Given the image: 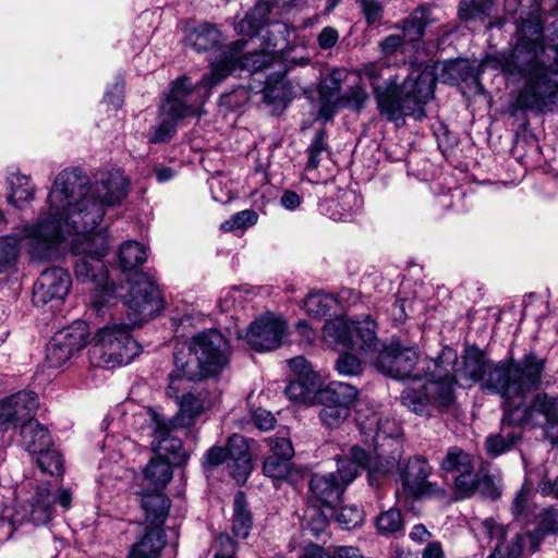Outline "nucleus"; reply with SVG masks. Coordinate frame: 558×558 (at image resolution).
I'll return each instance as SVG.
<instances>
[{"label":"nucleus","instance_id":"1","mask_svg":"<svg viewBox=\"0 0 558 558\" xmlns=\"http://www.w3.org/2000/svg\"><path fill=\"white\" fill-rule=\"evenodd\" d=\"M130 181L120 169L98 172L90 180L83 170L68 168L58 173L47 197L48 208L23 230L34 262L52 259L61 243L74 255V271L81 282H93L98 291L92 299L97 314L118 295L102 258L109 251L106 230L98 229L106 208L119 205L129 193Z\"/></svg>","mask_w":558,"mask_h":558},{"label":"nucleus","instance_id":"2","mask_svg":"<svg viewBox=\"0 0 558 558\" xmlns=\"http://www.w3.org/2000/svg\"><path fill=\"white\" fill-rule=\"evenodd\" d=\"M546 363L545 357L534 352L525 353L519 360L509 357L494 362L475 345L465 348L459 363L457 351L444 347L435 360L425 362L430 381L408 387L401 393V401L416 414L430 415L433 409H446L453 402V387L458 380L480 384L482 390L511 401L541 387Z\"/></svg>","mask_w":558,"mask_h":558},{"label":"nucleus","instance_id":"3","mask_svg":"<svg viewBox=\"0 0 558 558\" xmlns=\"http://www.w3.org/2000/svg\"><path fill=\"white\" fill-rule=\"evenodd\" d=\"M499 62L502 72L524 80L517 97L520 109L558 111V45L544 46L542 25L524 23L514 47Z\"/></svg>","mask_w":558,"mask_h":558},{"label":"nucleus","instance_id":"4","mask_svg":"<svg viewBox=\"0 0 558 558\" xmlns=\"http://www.w3.org/2000/svg\"><path fill=\"white\" fill-rule=\"evenodd\" d=\"M277 15H267V21L263 23L254 34H241L248 36L251 41L254 37H258L262 50H251L244 52V48L248 41L244 39L235 40L229 46L223 47L216 59L213 61V71L204 77V84L208 87H215L225 81L236 69L250 72H259L276 64L281 66L283 63V73L296 68L310 64V58L289 57L286 52L277 54L278 51L284 50L291 41V37L295 35V28L289 24L278 21Z\"/></svg>","mask_w":558,"mask_h":558},{"label":"nucleus","instance_id":"5","mask_svg":"<svg viewBox=\"0 0 558 558\" xmlns=\"http://www.w3.org/2000/svg\"><path fill=\"white\" fill-rule=\"evenodd\" d=\"M389 66L383 62H367L359 70L360 76L366 77L372 87L381 117L398 123L405 116L422 120L425 105L434 97L436 75L430 66L413 68L402 85L396 75H390L383 85L377 82L384 77Z\"/></svg>","mask_w":558,"mask_h":558},{"label":"nucleus","instance_id":"6","mask_svg":"<svg viewBox=\"0 0 558 558\" xmlns=\"http://www.w3.org/2000/svg\"><path fill=\"white\" fill-rule=\"evenodd\" d=\"M397 464V457L381 461L380 453L371 458L364 449L353 446L348 454L337 459L336 472L312 475L308 483L311 499L322 506L333 507L362 470H367L369 485L377 487Z\"/></svg>","mask_w":558,"mask_h":558},{"label":"nucleus","instance_id":"7","mask_svg":"<svg viewBox=\"0 0 558 558\" xmlns=\"http://www.w3.org/2000/svg\"><path fill=\"white\" fill-rule=\"evenodd\" d=\"M119 258L123 272H132L126 278L130 288L123 301L126 316L133 323L153 318L162 310L159 289L146 274L135 270L147 259L145 246L138 242L129 241L120 247Z\"/></svg>","mask_w":558,"mask_h":558},{"label":"nucleus","instance_id":"8","mask_svg":"<svg viewBox=\"0 0 558 558\" xmlns=\"http://www.w3.org/2000/svg\"><path fill=\"white\" fill-rule=\"evenodd\" d=\"M186 348L187 352H174V369L190 380L216 376L229 363V343L216 329L198 332L190 339Z\"/></svg>","mask_w":558,"mask_h":558},{"label":"nucleus","instance_id":"9","mask_svg":"<svg viewBox=\"0 0 558 558\" xmlns=\"http://www.w3.org/2000/svg\"><path fill=\"white\" fill-rule=\"evenodd\" d=\"M213 88L204 84V78L195 86L185 76L172 82L170 93L160 107L161 113L167 118L150 130L149 143L157 144L169 141L175 132L178 120L198 116Z\"/></svg>","mask_w":558,"mask_h":558},{"label":"nucleus","instance_id":"10","mask_svg":"<svg viewBox=\"0 0 558 558\" xmlns=\"http://www.w3.org/2000/svg\"><path fill=\"white\" fill-rule=\"evenodd\" d=\"M128 319L131 320L129 317ZM131 325L135 326L137 323H113L98 329L95 335V343L89 350L90 362L95 366L114 368L130 364L140 355L142 347L131 336Z\"/></svg>","mask_w":558,"mask_h":558},{"label":"nucleus","instance_id":"11","mask_svg":"<svg viewBox=\"0 0 558 558\" xmlns=\"http://www.w3.org/2000/svg\"><path fill=\"white\" fill-rule=\"evenodd\" d=\"M427 360L433 359L426 356L418 360L415 347H404L399 342H391L379 351L375 366L380 373L392 378L412 379L409 387L414 385L424 386L430 381V374L425 364Z\"/></svg>","mask_w":558,"mask_h":558},{"label":"nucleus","instance_id":"12","mask_svg":"<svg viewBox=\"0 0 558 558\" xmlns=\"http://www.w3.org/2000/svg\"><path fill=\"white\" fill-rule=\"evenodd\" d=\"M323 339L333 348H347L362 353L375 352L378 339L375 333V323L371 316L362 320L344 316L328 320L323 328Z\"/></svg>","mask_w":558,"mask_h":558},{"label":"nucleus","instance_id":"13","mask_svg":"<svg viewBox=\"0 0 558 558\" xmlns=\"http://www.w3.org/2000/svg\"><path fill=\"white\" fill-rule=\"evenodd\" d=\"M477 464L474 456L458 446L449 447L440 460L439 469L447 477H451L457 500L472 497L482 484L490 482Z\"/></svg>","mask_w":558,"mask_h":558},{"label":"nucleus","instance_id":"14","mask_svg":"<svg viewBox=\"0 0 558 558\" xmlns=\"http://www.w3.org/2000/svg\"><path fill=\"white\" fill-rule=\"evenodd\" d=\"M523 398L504 401L508 408L507 420L517 422L521 427H539L545 437L553 435L558 427V397L546 392L536 393L530 404H522Z\"/></svg>","mask_w":558,"mask_h":558},{"label":"nucleus","instance_id":"15","mask_svg":"<svg viewBox=\"0 0 558 558\" xmlns=\"http://www.w3.org/2000/svg\"><path fill=\"white\" fill-rule=\"evenodd\" d=\"M193 380L185 378L177 369L169 375L167 397L175 400L179 411L173 420L181 426L190 427L195 420L213 405V399L208 389L197 386L191 387Z\"/></svg>","mask_w":558,"mask_h":558},{"label":"nucleus","instance_id":"16","mask_svg":"<svg viewBox=\"0 0 558 558\" xmlns=\"http://www.w3.org/2000/svg\"><path fill=\"white\" fill-rule=\"evenodd\" d=\"M151 430V446L158 457L163 458L173 464H182L187 459L181 439L175 435L181 426L172 417H166L151 408L142 410L136 414Z\"/></svg>","mask_w":558,"mask_h":558},{"label":"nucleus","instance_id":"17","mask_svg":"<svg viewBox=\"0 0 558 558\" xmlns=\"http://www.w3.org/2000/svg\"><path fill=\"white\" fill-rule=\"evenodd\" d=\"M22 446L31 454H36V463L40 471L52 476L63 472V459L53 448L49 430L37 421L28 420L21 427Z\"/></svg>","mask_w":558,"mask_h":558},{"label":"nucleus","instance_id":"18","mask_svg":"<svg viewBox=\"0 0 558 558\" xmlns=\"http://www.w3.org/2000/svg\"><path fill=\"white\" fill-rule=\"evenodd\" d=\"M357 397L355 387L341 383H330L323 392L318 403L322 404L319 418L328 428L340 426L350 414V408Z\"/></svg>","mask_w":558,"mask_h":558},{"label":"nucleus","instance_id":"19","mask_svg":"<svg viewBox=\"0 0 558 558\" xmlns=\"http://www.w3.org/2000/svg\"><path fill=\"white\" fill-rule=\"evenodd\" d=\"M432 468L427 460L422 457H413L401 468L399 480L402 494L408 499L422 497L442 498L446 492L436 483L428 481Z\"/></svg>","mask_w":558,"mask_h":558},{"label":"nucleus","instance_id":"20","mask_svg":"<svg viewBox=\"0 0 558 558\" xmlns=\"http://www.w3.org/2000/svg\"><path fill=\"white\" fill-rule=\"evenodd\" d=\"M88 326L85 322H75L58 331L46 348V360L49 366L60 367L72 355L83 349L88 339Z\"/></svg>","mask_w":558,"mask_h":558},{"label":"nucleus","instance_id":"21","mask_svg":"<svg viewBox=\"0 0 558 558\" xmlns=\"http://www.w3.org/2000/svg\"><path fill=\"white\" fill-rule=\"evenodd\" d=\"M287 331L286 322L266 314L254 320L245 335L246 342L256 351H270L279 348Z\"/></svg>","mask_w":558,"mask_h":558},{"label":"nucleus","instance_id":"22","mask_svg":"<svg viewBox=\"0 0 558 558\" xmlns=\"http://www.w3.org/2000/svg\"><path fill=\"white\" fill-rule=\"evenodd\" d=\"M306 2L307 0H260L234 24V31L236 34H254L267 21V15H282Z\"/></svg>","mask_w":558,"mask_h":558},{"label":"nucleus","instance_id":"23","mask_svg":"<svg viewBox=\"0 0 558 558\" xmlns=\"http://www.w3.org/2000/svg\"><path fill=\"white\" fill-rule=\"evenodd\" d=\"M71 276L61 267H51L44 270L33 289L35 304H47L52 300H63L71 288Z\"/></svg>","mask_w":558,"mask_h":558},{"label":"nucleus","instance_id":"24","mask_svg":"<svg viewBox=\"0 0 558 558\" xmlns=\"http://www.w3.org/2000/svg\"><path fill=\"white\" fill-rule=\"evenodd\" d=\"M38 408L37 395L19 391L0 401V429L8 430L19 422L28 421Z\"/></svg>","mask_w":558,"mask_h":558},{"label":"nucleus","instance_id":"25","mask_svg":"<svg viewBox=\"0 0 558 558\" xmlns=\"http://www.w3.org/2000/svg\"><path fill=\"white\" fill-rule=\"evenodd\" d=\"M507 413L508 408L505 404L499 432L489 434L485 438L484 449L489 458L495 459L513 450L522 439L521 425L507 420Z\"/></svg>","mask_w":558,"mask_h":558},{"label":"nucleus","instance_id":"26","mask_svg":"<svg viewBox=\"0 0 558 558\" xmlns=\"http://www.w3.org/2000/svg\"><path fill=\"white\" fill-rule=\"evenodd\" d=\"M483 526L492 541H497L494 550L487 558H523L524 547L522 539L512 535L508 541L511 526H505L493 519H486Z\"/></svg>","mask_w":558,"mask_h":558},{"label":"nucleus","instance_id":"27","mask_svg":"<svg viewBox=\"0 0 558 558\" xmlns=\"http://www.w3.org/2000/svg\"><path fill=\"white\" fill-rule=\"evenodd\" d=\"M230 475L239 484H244L252 471V460L245 438L233 434L229 437V459L227 464Z\"/></svg>","mask_w":558,"mask_h":558},{"label":"nucleus","instance_id":"28","mask_svg":"<svg viewBox=\"0 0 558 558\" xmlns=\"http://www.w3.org/2000/svg\"><path fill=\"white\" fill-rule=\"evenodd\" d=\"M5 182L8 185L7 199L13 207L22 209L35 198L36 186L32 178L22 173L20 169L15 167L9 168Z\"/></svg>","mask_w":558,"mask_h":558},{"label":"nucleus","instance_id":"29","mask_svg":"<svg viewBox=\"0 0 558 558\" xmlns=\"http://www.w3.org/2000/svg\"><path fill=\"white\" fill-rule=\"evenodd\" d=\"M223 39L222 33L210 23H202L189 31L186 35V44L197 52H204L217 48L210 63L219 54L220 50L227 45H220ZM213 71V64H210ZM211 72H209L210 74ZM208 75L206 73L203 78Z\"/></svg>","mask_w":558,"mask_h":558},{"label":"nucleus","instance_id":"30","mask_svg":"<svg viewBox=\"0 0 558 558\" xmlns=\"http://www.w3.org/2000/svg\"><path fill=\"white\" fill-rule=\"evenodd\" d=\"M363 208V198L353 190L341 191L337 198L323 207L325 214L335 221H348L359 215Z\"/></svg>","mask_w":558,"mask_h":558},{"label":"nucleus","instance_id":"31","mask_svg":"<svg viewBox=\"0 0 558 558\" xmlns=\"http://www.w3.org/2000/svg\"><path fill=\"white\" fill-rule=\"evenodd\" d=\"M558 532V510L553 508L543 509L539 513L538 527L533 532L518 533L514 532L515 537L523 538L522 544L524 549H527L531 554L535 553L544 536L550 533Z\"/></svg>","mask_w":558,"mask_h":558},{"label":"nucleus","instance_id":"32","mask_svg":"<svg viewBox=\"0 0 558 558\" xmlns=\"http://www.w3.org/2000/svg\"><path fill=\"white\" fill-rule=\"evenodd\" d=\"M141 505L146 520L154 526L161 527L170 510V499L161 489L154 488L153 492L142 493Z\"/></svg>","mask_w":558,"mask_h":558},{"label":"nucleus","instance_id":"33","mask_svg":"<svg viewBox=\"0 0 558 558\" xmlns=\"http://www.w3.org/2000/svg\"><path fill=\"white\" fill-rule=\"evenodd\" d=\"M323 390V383L295 378L287 385L284 392L293 402L313 404L318 402Z\"/></svg>","mask_w":558,"mask_h":558},{"label":"nucleus","instance_id":"34","mask_svg":"<svg viewBox=\"0 0 558 558\" xmlns=\"http://www.w3.org/2000/svg\"><path fill=\"white\" fill-rule=\"evenodd\" d=\"M163 546V530L158 526H153L148 529L144 537L132 547L129 558H157Z\"/></svg>","mask_w":558,"mask_h":558},{"label":"nucleus","instance_id":"35","mask_svg":"<svg viewBox=\"0 0 558 558\" xmlns=\"http://www.w3.org/2000/svg\"><path fill=\"white\" fill-rule=\"evenodd\" d=\"M52 496L47 487H39L29 502V521L35 525L46 524L52 517Z\"/></svg>","mask_w":558,"mask_h":558},{"label":"nucleus","instance_id":"36","mask_svg":"<svg viewBox=\"0 0 558 558\" xmlns=\"http://www.w3.org/2000/svg\"><path fill=\"white\" fill-rule=\"evenodd\" d=\"M34 223H28L33 226ZM27 225L23 226L16 235H5L0 238V274L14 267L19 258L21 241L26 245L25 239H23V230ZM27 247V246H25ZM28 251V248H26Z\"/></svg>","mask_w":558,"mask_h":558},{"label":"nucleus","instance_id":"37","mask_svg":"<svg viewBox=\"0 0 558 558\" xmlns=\"http://www.w3.org/2000/svg\"><path fill=\"white\" fill-rule=\"evenodd\" d=\"M357 422L363 433L374 434V441L376 446L380 440H384L386 436L396 441L395 437L398 435V428L393 421L388 418L383 420L378 414L373 413L372 416H367L365 421L360 416Z\"/></svg>","mask_w":558,"mask_h":558},{"label":"nucleus","instance_id":"38","mask_svg":"<svg viewBox=\"0 0 558 558\" xmlns=\"http://www.w3.org/2000/svg\"><path fill=\"white\" fill-rule=\"evenodd\" d=\"M172 462L163 459H151L144 469V481L148 486L162 489L172 478Z\"/></svg>","mask_w":558,"mask_h":558},{"label":"nucleus","instance_id":"39","mask_svg":"<svg viewBox=\"0 0 558 558\" xmlns=\"http://www.w3.org/2000/svg\"><path fill=\"white\" fill-rule=\"evenodd\" d=\"M253 520L246 507L245 496L239 492L233 500L232 532L235 536L246 538L251 532Z\"/></svg>","mask_w":558,"mask_h":558},{"label":"nucleus","instance_id":"40","mask_svg":"<svg viewBox=\"0 0 558 558\" xmlns=\"http://www.w3.org/2000/svg\"><path fill=\"white\" fill-rule=\"evenodd\" d=\"M493 7L494 0H463L459 4L458 14L463 21L485 20Z\"/></svg>","mask_w":558,"mask_h":558},{"label":"nucleus","instance_id":"41","mask_svg":"<svg viewBox=\"0 0 558 558\" xmlns=\"http://www.w3.org/2000/svg\"><path fill=\"white\" fill-rule=\"evenodd\" d=\"M404 527L401 511L397 508H390L381 511L376 518V530L379 535L389 536L401 532Z\"/></svg>","mask_w":558,"mask_h":558},{"label":"nucleus","instance_id":"42","mask_svg":"<svg viewBox=\"0 0 558 558\" xmlns=\"http://www.w3.org/2000/svg\"><path fill=\"white\" fill-rule=\"evenodd\" d=\"M336 300L332 295L316 292L307 295L303 302L305 312L313 317L320 318L326 316L333 307Z\"/></svg>","mask_w":558,"mask_h":558},{"label":"nucleus","instance_id":"43","mask_svg":"<svg viewBox=\"0 0 558 558\" xmlns=\"http://www.w3.org/2000/svg\"><path fill=\"white\" fill-rule=\"evenodd\" d=\"M302 558H363V555L354 546H338L331 551H326L318 545H310L305 548Z\"/></svg>","mask_w":558,"mask_h":558},{"label":"nucleus","instance_id":"44","mask_svg":"<svg viewBox=\"0 0 558 558\" xmlns=\"http://www.w3.org/2000/svg\"><path fill=\"white\" fill-rule=\"evenodd\" d=\"M423 11H415L402 22V31L404 39L409 41L418 40L425 33L427 22L423 16Z\"/></svg>","mask_w":558,"mask_h":558},{"label":"nucleus","instance_id":"45","mask_svg":"<svg viewBox=\"0 0 558 558\" xmlns=\"http://www.w3.org/2000/svg\"><path fill=\"white\" fill-rule=\"evenodd\" d=\"M327 151L328 145L326 143V132L325 130H319L306 149V169H316L320 165L323 154Z\"/></svg>","mask_w":558,"mask_h":558},{"label":"nucleus","instance_id":"46","mask_svg":"<svg viewBox=\"0 0 558 558\" xmlns=\"http://www.w3.org/2000/svg\"><path fill=\"white\" fill-rule=\"evenodd\" d=\"M302 526L311 535L318 537L326 531L328 520L319 509L314 507L306 510Z\"/></svg>","mask_w":558,"mask_h":558},{"label":"nucleus","instance_id":"47","mask_svg":"<svg viewBox=\"0 0 558 558\" xmlns=\"http://www.w3.org/2000/svg\"><path fill=\"white\" fill-rule=\"evenodd\" d=\"M336 519L342 529L353 530L363 524L364 511L355 505L344 506L338 511Z\"/></svg>","mask_w":558,"mask_h":558},{"label":"nucleus","instance_id":"48","mask_svg":"<svg viewBox=\"0 0 558 558\" xmlns=\"http://www.w3.org/2000/svg\"><path fill=\"white\" fill-rule=\"evenodd\" d=\"M290 459L268 456L263 464V472L267 477L283 480L290 474Z\"/></svg>","mask_w":558,"mask_h":558},{"label":"nucleus","instance_id":"49","mask_svg":"<svg viewBox=\"0 0 558 558\" xmlns=\"http://www.w3.org/2000/svg\"><path fill=\"white\" fill-rule=\"evenodd\" d=\"M258 215L253 209H245L234 214L229 220L221 223L223 231L245 230L257 222Z\"/></svg>","mask_w":558,"mask_h":558},{"label":"nucleus","instance_id":"50","mask_svg":"<svg viewBox=\"0 0 558 558\" xmlns=\"http://www.w3.org/2000/svg\"><path fill=\"white\" fill-rule=\"evenodd\" d=\"M368 99V94L365 88L354 86L349 88L345 94L337 98L336 105L350 108L354 111H360L364 108Z\"/></svg>","mask_w":558,"mask_h":558},{"label":"nucleus","instance_id":"51","mask_svg":"<svg viewBox=\"0 0 558 558\" xmlns=\"http://www.w3.org/2000/svg\"><path fill=\"white\" fill-rule=\"evenodd\" d=\"M288 364L296 379H312L313 381L323 383L319 374L313 369L312 364L304 356L290 359Z\"/></svg>","mask_w":558,"mask_h":558},{"label":"nucleus","instance_id":"52","mask_svg":"<svg viewBox=\"0 0 558 558\" xmlns=\"http://www.w3.org/2000/svg\"><path fill=\"white\" fill-rule=\"evenodd\" d=\"M288 364L296 379H312L313 381L323 383L319 374L313 369L312 364L304 356L290 359Z\"/></svg>","mask_w":558,"mask_h":558},{"label":"nucleus","instance_id":"53","mask_svg":"<svg viewBox=\"0 0 558 558\" xmlns=\"http://www.w3.org/2000/svg\"><path fill=\"white\" fill-rule=\"evenodd\" d=\"M270 447L271 454L279 458L292 459L294 456V448L290 438L286 436H271L267 439Z\"/></svg>","mask_w":558,"mask_h":558},{"label":"nucleus","instance_id":"54","mask_svg":"<svg viewBox=\"0 0 558 558\" xmlns=\"http://www.w3.org/2000/svg\"><path fill=\"white\" fill-rule=\"evenodd\" d=\"M366 23L373 25L383 19L384 9L378 0H357Z\"/></svg>","mask_w":558,"mask_h":558},{"label":"nucleus","instance_id":"55","mask_svg":"<svg viewBox=\"0 0 558 558\" xmlns=\"http://www.w3.org/2000/svg\"><path fill=\"white\" fill-rule=\"evenodd\" d=\"M336 369L344 376H353L361 372V363L353 354L345 353L338 357Z\"/></svg>","mask_w":558,"mask_h":558},{"label":"nucleus","instance_id":"56","mask_svg":"<svg viewBox=\"0 0 558 558\" xmlns=\"http://www.w3.org/2000/svg\"><path fill=\"white\" fill-rule=\"evenodd\" d=\"M340 38L337 28L332 26H325L317 35V44L322 50H329L333 48Z\"/></svg>","mask_w":558,"mask_h":558},{"label":"nucleus","instance_id":"57","mask_svg":"<svg viewBox=\"0 0 558 558\" xmlns=\"http://www.w3.org/2000/svg\"><path fill=\"white\" fill-rule=\"evenodd\" d=\"M229 459V442L227 444V447H213L209 449L206 453V466H218L222 463L228 464Z\"/></svg>","mask_w":558,"mask_h":558},{"label":"nucleus","instance_id":"58","mask_svg":"<svg viewBox=\"0 0 558 558\" xmlns=\"http://www.w3.org/2000/svg\"><path fill=\"white\" fill-rule=\"evenodd\" d=\"M123 90L124 84L123 81L117 80L112 86L106 92L105 100L108 105L112 106L114 109H118L122 106L123 102Z\"/></svg>","mask_w":558,"mask_h":558},{"label":"nucleus","instance_id":"59","mask_svg":"<svg viewBox=\"0 0 558 558\" xmlns=\"http://www.w3.org/2000/svg\"><path fill=\"white\" fill-rule=\"evenodd\" d=\"M246 99V90L243 87H240L232 93L221 95L219 102L221 106L234 109L240 107Z\"/></svg>","mask_w":558,"mask_h":558},{"label":"nucleus","instance_id":"60","mask_svg":"<svg viewBox=\"0 0 558 558\" xmlns=\"http://www.w3.org/2000/svg\"><path fill=\"white\" fill-rule=\"evenodd\" d=\"M403 43L404 37L402 35L393 34L384 38L379 44V48L385 56H391L401 48Z\"/></svg>","mask_w":558,"mask_h":558},{"label":"nucleus","instance_id":"61","mask_svg":"<svg viewBox=\"0 0 558 558\" xmlns=\"http://www.w3.org/2000/svg\"><path fill=\"white\" fill-rule=\"evenodd\" d=\"M253 422L259 429L269 430L274 427L276 418L271 412L264 409H257L253 413Z\"/></svg>","mask_w":558,"mask_h":558},{"label":"nucleus","instance_id":"62","mask_svg":"<svg viewBox=\"0 0 558 558\" xmlns=\"http://www.w3.org/2000/svg\"><path fill=\"white\" fill-rule=\"evenodd\" d=\"M529 500V489L523 486L518 493L512 504V513L515 518L524 515Z\"/></svg>","mask_w":558,"mask_h":558},{"label":"nucleus","instance_id":"63","mask_svg":"<svg viewBox=\"0 0 558 558\" xmlns=\"http://www.w3.org/2000/svg\"><path fill=\"white\" fill-rule=\"evenodd\" d=\"M409 537L416 544H424L429 541V538L432 537V533L427 530V527L424 524L418 523L411 529Z\"/></svg>","mask_w":558,"mask_h":558},{"label":"nucleus","instance_id":"64","mask_svg":"<svg viewBox=\"0 0 558 558\" xmlns=\"http://www.w3.org/2000/svg\"><path fill=\"white\" fill-rule=\"evenodd\" d=\"M422 558H445L441 543L438 541L428 542L422 550Z\"/></svg>","mask_w":558,"mask_h":558}]
</instances>
